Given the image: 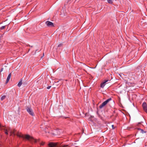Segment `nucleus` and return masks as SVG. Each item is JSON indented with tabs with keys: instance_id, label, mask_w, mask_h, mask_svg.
Listing matches in <instances>:
<instances>
[{
	"instance_id": "15",
	"label": "nucleus",
	"mask_w": 147,
	"mask_h": 147,
	"mask_svg": "<svg viewBox=\"0 0 147 147\" xmlns=\"http://www.w3.org/2000/svg\"><path fill=\"white\" fill-rule=\"evenodd\" d=\"M44 143L42 142L40 143V145H44Z\"/></svg>"
},
{
	"instance_id": "10",
	"label": "nucleus",
	"mask_w": 147,
	"mask_h": 147,
	"mask_svg": "<svg viewBox=\"0 0 147 147\" xmlns=\"http://www.w3.org/2000/svg\"><path fill=\"white\" fill-rule=\"evenodd\" d=\"M5 97H6V96H5V95L3 96H2L1 97V100H3L5 98Z\"/></svg>"
},
{
	"instance_id": "13",
	"label": "nucleus",
	"mask_w": 147,
	"mask_h": 147,
	"mask_svg": "<svg viewBox=\"0 0 147 147\" xmlns=\"http://www.w3.org/2000/svg\"><path fill=\"white\" fill-rule=\"evenodd\" d=\"M5 26H2L1 28V29L3 30V29H4L5 28Z\"/></svg>"
},
{
	"instance_id": "8",
	"label": "nucleus",
	"mask_w": 147,
	"mask_h": 147,
	"mask_svg": "<svg viewBox=\"0 0 147 147\" xmlns=\"http://www.w3.org/2000/svg\"><path fill=\"white\" fill-rule=\"evenodd\" d=\"M22 79H21L20 80V82H19L18 84V87H20L21 86L22 84Z\"/></svg>"
},
{
	"instance_id": "3",
	"label": "nucleus",
	"mask_w": 147,
	"mask_h": 147,
	"mask_svg": "<svg viewBox=\"0 0 147 147\" xmlns=\"http://www.w3.org/2000/svg\"><path fill=\"white\" fill-rule=\"evenodd\" d=\"M27 112L31 115L33 116L34 115V113L33 111L32 108L30 107H27L26 109Z\"/></svg>"
},
{
	"instance_id": "18",
	"label": "nucleus",
	"mask_w": 147,
	"mask_h": 147,
	"mask_svg": "<svg viewBox=\"0 0 147 147\" xmlns=\"http://www.w3.org/2000/svg\"><path fill=\"white\" fill-rule=\"evenodd\" d=\"M44 53H43L42 57H43L44 56Z\"/></svg>"
},
{
	"instance_id": "2",
	"label": "nucleus",
	"mask_w": 147,
	"mask_h": 147,
	"mask_svg": "<svg viewBox=\"0 0 147 147\" xmlns=\"http://www.w3.org/2000/svg\"><path fill=\"white\" fill-rule=\"evenodd\" d=\"M111 100V98H109L103 102L102 104L100 105L99 107L100 109H102L105 105H106Z\"/></svg>"
},
{
	"instance_id": "6",
	"label": "nucleus",
	"mask_w": 147,
	"mask_h": 147,
	"mask_svg": "<svg viewBox=\"0 0 147 147\" xmlns=\"http://www.w3.org/2000/svg\"><path fill=\"white\" fill-rule=\"evenodd\" d=\"M108 81V80H104L103 82L101 83L100 84V87L102 88H103L105 86L106 83H107Z\"/></svg>"
},
{
	"instance_id": "9",
	"label": "nucleus",
	"mask_w": 147,
	"mask_h": 147,
	"mask_svg": "<svg viewBox=\"0 0 147 147\" xmlns=\"http://www.w3.org/2000/svg\"><path fill=\"white\" fill-rule=\"evenodd\" d=\"M138 129L139 130H140L141 131V132L142 134L146 133V132L144 131L143 129H141L140 128H138Z\"/></svg>"
},
{
	"instance_id": "17",
	"label": "nucleus",
	"mask_w": 147,
	"mask_h": 147,
	"mask_svg": "<svg viewBox=\"0 0 147 147\" xmlns=\"http://www.w3.org/2000/svg\"><path fill=\"white\" fill-rule=\"evenodd\" d=\"M3 68H2V69H1V71H3Z\"/></svg>"
},
{
	"instance_id": "16",
	"label": "nucleus",
	"mask_w": 147,
	"mask_h": 147,
	"mask_svg": "<svg viewBox=\"0 0 147 147\" xmlns=\"http://www.w3.org/2000/svg\"><path fill=\"white\" fill-rule=\"evenodd\" d=\"M112 128L113 129H114L115 128V127H114V125H112Z\"/></svg>"
},
{
	"instance_id": "5",
	"label": "nucleus",
	"mask_w": 147,
	"mask_h": 147,
	"mask_svg": "<svg viewBox=\"0 0 147 147\" xmlns=\"http://www.w3.org/2000/svg\"><path fill=\"white\" fill-rule=\"evenodd\" d=\"M142 106L144 111L147 113V105L146 102H144L142 104Z\"/></svg>"
},
{
	"instance_id": "19",
	"label": "nucleus",
	"mask_w": 147,
	"mask_h": 147,
	"mask_svg": "<svg viewBox=\"0 0 147 147\" xmlns=\"http://www.w3.org/2000/svg\"><path fill=\"white\" fill-rule=\"evenodd\" d=\"M37 50H36V51H35V52H36V51H37Z\"/></svg>"
},
{
	"instance_id": "1",
	"label": "nucleus",
	"mask_w": 147,
	"mask_h": 147,
	"mask_svg": "<svg viewBox=\"0 0 147 147\" xmlns=\"http://www.w3.org/2000/svg\"><path fill=\"white\" fill-rule=\"evenodd\" d=\"M49 147H69L68 145H59L56 143H50L49 144Z\"/></svg>"
},
{
	"instance_id": "20",
	"label": "nucleus",
	"mask_w": 147,
	"mask_h": 147,
	"mask_svg": "<svg viewBox=\"0 0 147 147\" xmlns=\"http://www.w3.org/2000/svg\"><path fill=\"white\" fill-rule=\"evenodd\" d=\"M37 50H36V51H35V52H36V51H37Z\"/></svg>"
},
{
	"instance_id": "7",
	"label": "nucleus",
	"mask_w": 147,
	"mask_h": 147,
	"mask_svg": "<svg viewBox=\"0 0 147 147\" xmlns=\"http://www.w3.org/2000/svg\"><path fill=\"white\" fill-rule=\"evenodd\" d=\"M11 76V74H9L8 75V76H7V79L6 80V83H7L8 82H9V79H10Z\"/></svg>"
},
{
	"instance_id": "4",
	"label": "nucleus",
	"mask_w": 147,
	"mask_h": 147,
	"mask_svg": "<svg viewBox=\"0 0 147 147\" xmlns=\"http://www.w3.org/2000/svg\"><path fill=\"white\" fill-rule=\"evenodd\" d=\"M45 24L49 27H52L54 26L52 22L49 21L46 22Z\"/></svg>"
},
{
	"instance_id": "12",
	"label": "nucleus",
	"mask_w": 147,
	"mask_h": 147,
	"mask_svg": "<svg viewBox=\"0 0 147 147\" xmlns=\"http://www.w3.org/2000/svg\"><path fill=\"white\" fill-rule=\"evenodd\" d=\"M63 46V44L62 43H60V44L58 46V47H61Z\"/></svg>"
},
{
	"instance_id": "14",
	"label": "nucleus",
	"mask_w": 147,
	"mask_h": 147,
	"mask_svg": "<svg viewBox=\"0 0 147 147\" xmlns=\"http://www.w3.org/2000/svg\"><path fill=\"white\" fill-rule=\"evenodd\" d=\"M51 86H49L47 87V89H49L51 88Z\"/></svg>"
},
{
	"instance_id": "11",
	"label": "nucleus",
	"mask_w": 147,
	"mask_h": 147,
	"mask_svg": "<svg viewBox=\"0 0 147 147\" xmlns=\"http://www.w3.org/2000/svg\"><path fill=\"white\" fill-rule=\"evenodd\" d=\"M107 1L109 3H112V0H107Z\"/></svg>"
}]
</instances>
